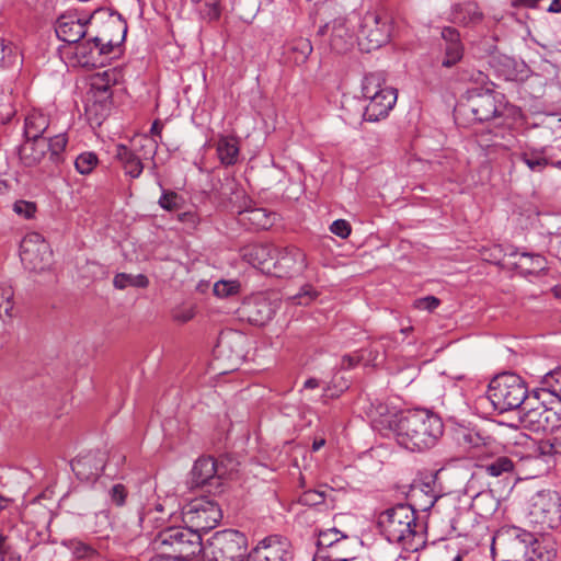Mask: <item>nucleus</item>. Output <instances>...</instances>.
I'll use <instances>...</instances> for the list:
<instances>
[{"mask_svg": "<svg viewBox=\"0 0 561 561\" xmlns=\"http://www.w3.org/2000/svg\"><path fill=\"white\" fill-rule=\"evenodd\" d=\"M397 444L410 451H423L434 447L444 433L440 417L427 410H410L387 416L380 421Z\"/></svg>", "mask_w": 561, "mask_h": 561, "instance_id": "nucleus-1", "label": "nucleus"}, {"mask_svg": "<svg viewBox=\"0 0 561 561\" xmlns=\"http://www.w3.org/2000/svg\"><path fill=\"white\" fill-rule=\"evenodd\" d=\"M378 527L385 538L407 551H417L426 543L425 526L409 504H398L378 516Z\"/></svg>", "mask_w": 561, "mask_h": 561, "instance_id": "nucleus-2", "label": "nucleus"}, {"mask_svg": "<svg viewBox=\"0 0 561 561\" xmlns=\"http://www.w3.org/2000/svg\"><path fill=\"white\" fill-rule=\"evenodd\" d=\"M151 546L158 552L182 560L191 559L203 550L202 536L187 525L164 527L156 534Z\"/></svg>", "mask_w": 561, "mask_h": 561, "instance_id": "nucleus-3", "label": "nucleus"}, {"mask_svg": "<svg viewBox=\"0 0 561 561\" xmlns=\"http://www.w3.org/2000/svg\"><path fill=\"white\" fill-rule=\"evenodd\" d=\"M488 397L500 413L519 410L529 399L526 382L514 373L494 377L489 385Z\"/></svg>", "mask_w": 561, "mask_h": 561, "instance_id": "nucleus-4", "label": "nucleus"}, {"mask_svg": "<svg viewBox=\"0 0 561 561\" xmlns=\"http://www.w3.org/2000/svg\"><path fill=\"white\" fill-rule=\"evenodd\" d=\"M528 520L538 531L561 526V494L551 489L536 492L529 501Z\"/></svg>", "mask_w": 561, "mask_h": 561, "instance_id": "nucleus-5", "label": "nucleus"}, {"mask_svg": "<svg viewBox=\"0 0 561 561\" xmlns=\"http://www.w3.org/2000/svg\"><path fill=\"white\" fill-rule=\"evenodd\" d=\"M247 538L234 529L215 533L206 545H203V557L208 561L239 559L244 557Z\"/></svg>", "mask_w": 561, "mask_h": 561, "instance_id": "nucleus-6", "label": "nucleus"}, {"mask_svg": "<svg viewBox=\"0 0 561 561\" xmlns=\"http://www.w3.org/2000/svg\"><path fill=\"white\" fill-rule=\"evenodd\" d=\"M222 518L219 504L208 497L192 500L182 510V519L192 530L199 534L215 528Z\"/></svg>", "mask_w": 561, "mask_h": 561, "instance_id": "nucleus-7", "label": "nucleus"}, {"mask_svg": "<svg viewBox=\"0 0 561 561\" xmlns=\"http://www.w3.org/2000/svg\"><path fill=\"white\" fill-rule=\"evenodd\" d=\"M391 30V23L387 14L368 11L360 21L359 45L367 51L377 49L389 42Z\"/></svg>", "mask_w": 561, "mask_h": 561, "instance_id": "nucleus-8", "label": "nucleus"}, {"mask_svg": "<svg viewBox=\"0 0 561 561\" xmlns=\"http://www.w3.org/2000/svg\"><path fill=\"white\" fill-rule=\"evenodd\" d=\"M534 541V534L516 526H502L493 536L492 552H502L508 561L523 558L529 543Z\"/></svg>", "mask_w": 561, "mask_h": 561, "instance_id": "nucleus-9", "label": "nucleus"}, {"mask_svg": "<svg viewBox=\"0 0 561 561\" xmlns=\"http://www.w3.org/2000/svg\"><path fill=\"white\" fill-rule=\"evenodd\" d=\"M20 257L26 270L42 273L51 266L53 251L42 234L31 232L21 241Z\"/></svg>", "mask_w": 561, "mask_h": 561, "instance_id": "nucleus-10", "label": "nucleus"}, {"mask_svg": "<svg viewBox=\"0 0 561 561\" xmlns=\"http://www.w3.org/2000/svg\"><path fill=\"white\" fill-rule=\"evenodd\" d=\"M112 28H117V31H122L123 34L127 31L126 26L122 25L119 21L111 20L106 23L105 31L101 35H98L85 43H77L75 46V55L80 58L82 64H94L95 55H107L113 50V47L119 43L118 38L114 39L110 36L108 33Z\"/></svg>", "mask_w": 561, "mask_h": 561, "instance_id": "nucleus-11", "label": "nucleus"}, {"mask_svg": "<svg viewBox=\"0 0 561 561\" xmlns=\"http://www.w3.org/2000/svg\"><path fill=\"white\" fill-rule=\"evenodd\" d=\"M317 36L322 38L323 43H328L330 49L337 54L348 51L355 43L354 25L350 19L339 16L322 25Z\"/></svg>", "mask_w": 561, "mask_h": 561, "instance_id": "nucleus-12", "label": "nucleus"}, {"mask_svg": "<svg viewBox=\"0 0 561 561\" xmlns=\"http://www.w3.org/2000/svg\"><path fill=\"white\" fill-rule=\"evenodd\" d=\"M290 541L282 536L272 535L264 538L249 554L248 561H293Z\"/></svg>", "mask_w": 561, "mask_h": 561, "instance_id": "nucleus-13", "label": "nucleus"}, {"mask_svg": "<svg viewBox=\"0 0 561 561\" xmlns=\"http://www.w3.org/2000/svg\"><path fill=\"white\" fill-rule=\"evenodd\" d=\"M226 472L222 462L210 456H203L195 461L191 470L190 484L192 488L218 485Z\"/></svg>", "mask_w": 561, "mask_h": 561, "instance_id": "nucleus-14", "label": "nucleus"}, {"mask_svg": "<svg viewBox=\"0 0 561 561\" xmlns=\"http://www.w3.org/2000/svg\"><path fill=\"white\" fill-rule=\"evenodd\" d=\"M478 122L490 121L500 115L496 98L491 90L472 89L468 91V100L465 105Z\"/></svg>", "mask_w": 561, "mask_h": 561, "instance_id": "nucleus-15", "label": "nucleus"}, {"mask_svg": "<svg viewBox=\"0 0 561 561\" xmlns=\"http://www.w3.org/2000/svg\"><path fill=\"white\" fill-rule=\"evenodd\" d=\"M519 422L524 428L539 433L549 428V420L553 415L550 409H547L538 399H528L518 410Z\"/></svg>", "mask_w": 561, "mask_h": 561, "instance_id": "nucleus-16", "label": "nucleus"}, {"mask_svg": "<svg viewBox=\"0 0 561 561\" xmlns=\"http://www.w3.org/2000/svg\"><path fill=\"white\" fill-rule=\"evenodd\" d=\"M307 267L306 254L297 247L289 245L276 250L273 263L274 273L278 276L299 274Z\"/></svg>", "mask_w": 561, "mask_h": 561, "instance_id": "nucleus-17", "label": "nucleus"}, {"mask_svg": "<svg viewBox=\"0 0 561 561\" xmlns=\"http://www.w3.org/2000/svg\"><path fill=\"white\" fill-rule=\"evenodd\" d=\"M277 305L263 295L245 300L241 308V316L251 324L264 325L274 317Z\"/></svg>", "mask_w": 561, "mask_h": 561, "instance_id": "nucleus-18", "label": "nucleus"}, {"mask_svg": "<svg viewBox=\"0 0 561 561\" xmlns=\"http://www.w3.org/2000/svg\"><path fill=\"white\" fill-rule=\"evenodd\" d=\"M70 466L78 479L93 482L105 467V455L100 450L89 451L71 460Z\"/></svg>", "mask_w": 561, "mask_h": 561, "instance_id": "nucleus-19", "label": "nucleus"}, {"mask_svg": "<svg viewBox=\"0 0 561 561\" xmlns=\"http://www.w3.org/2000/svg\"><path fill=\"white\" fill-rule=\"evenodd\" d=\"M397 90L394 88H383L382 92H378L367 100L369 101L364 111V119L368 122H378L392 110L397 102Z\"/></svg>", "mask_w": 561, "mask_h": 561, "instance_id": "nucleus-20", "label": "nucleus"}, {"mask_svg": "<svg viewBox=\"0 0 561 561\" xmlns=\"http://www.w3.org/2000/svg\"><path fill=\"white\" fill-rule=\"evenodd\" d=\"M174 516L173 510L167 506V501L154 502L148 504L139 516L140 526L142 529H163L170 526L169 523Z\"/></svg>", "mask_w": 561, "mask_h": 561, "instance_id": "nucleus-21", "label": "nucleus"}, {"mask_svg": "<svg viewBox=\"0 0 561 561\" xmlns=\"http://www.w3.org/2000/svg\"><path fill=\"white\" fill-rule=\"evenodd\" d=\"M87 23L70 14L61 15L56 22V35L68 44H77L87 34Z\"/></svg>", "mask_w": 561, "mask_h": 561, "instance_id": "nucleus-22", "label": "nucleus"}, {"mask_svg": "<svg viewBox=\"0 0 561 561\" xmlns=\"http://www.w3.org/2000/svg\"><path fill=\"white\" fill-rule=\"evenodd\" d=\"M276 249L271 244H251L243 249V259L252 266L263 272H271L275 259Z\"/></svg>", "mask_w": 561, "mask_h": 561, "instance_id": "nucleus-23", "label": "nucleus"}, {"mask_svg": "<svg viewBox=\"0 0 561 561\" xmlns=\"http://www.w3.org/2000/svg\"><path fill=\"white\" fill-rule=\"evenodd\" d=\"M47 150V139H26L19 147V158L25 167H35L44 160Z\"/></svg>", "mask_w": 561, "mask_h": 561, "instance_id": "nucleus-24", "label": "nucleus"}, {"mask_svg": "<svg viewBox=\"0 0 561 561\" xmlns=\"http://www.w3.org/2000/svg\"><path fill=\"white\" fill-rule=\"evenodd\" d=\"M277 215L261 207H249L239 211V221L243 225H250L254 229L271 228Z\"/></svg>", "mask_w": 561, "mask_h": 561, "instance_id": "nucleus-25", "label": "nucleus"}, {"mask_svg": "<svg viewBox=\"0 0 561 561\" xmlns=\"http://www.w3.org/2000/svg\"><path fill=\"white\" fill-rule=\"evenodd\" d=\"M442 37L446 42L445 57L442 65L449 68L462 58L463 48L460 43V35L456 28L449 26L444 27Z\"/></svg>", "mask_w": 561, "mask_h": 561, "instance_id": "nucleus-26", "label": "nucleus"}, {"mask_svg": "<svg viewBox=\"0 0 561 561\" xmlns=\"http://www.w3.org/2000/svg\"><path fill=\"white\" fill-rule=\"evenodd\" d=\"M556 558V542L546 538L537 539L535 536L523 556L524 561H554Z\"/></svg>", "mask_w": 561, "mask_h": 561, "instance_id": "nucleus-27", "label": "nucleus"}, {"mask_svg": "<svg viewBox=\"0 0 561 561\" xmlns=\"http://www.w3.org/2000/svg\"><path fill=\"white\" fill-rule=\"evenodd\" d=\"M312 49V45L308 38L299 37L284 45L283 56L286 62L302 65L308 60Z\"/></svg>", "mask_w": 561, "mask_h": 561, "instance_id": "nucleus-28", "label": "nucleus"}, {"mask_svg": "<svg viewBox=\"0 0 561 561\" xmlns=\"http://www.w3.org/2000/svg\"><path fill=\"white\" fill-rule=\"evenodd\" d=\"M115 158L121 163L126 175L136 179L141 174L144 170L141 158L126 146L118 145L116 147Z\"/></svg>", "mask_w": 561, "mask_h": 561, "instance_id": "nucleus-29", "label": "nucleus"}, {"mask_svg": "<svg viewBox=\"0 0 561 561\" xmlns=\"http://www.w3.org/2000/svg\"><path fill=\"white\" fill-rule=\"evenodd\" d=\"M511 255H517V253L514 252ZM514 264L523 275H538L547 270L546 259L540 254L520 253Z\"/></svg>", "mask_w": 561, "mask_h": 561, "instance_id": "nucleus-30", "label": "nucleus"}, {"mask_svg": "<svg viewBox=\"0 0 561 561\" xmlns=\"http://www.w3.org/2000/svg\"><path fill=\"white\" fill-rule=\"evenodd\" d=\"M49 121L41 112H31L25 117L24 136L26 139H46L43 134L48 128Z\"/></svg>", "mask_w": 561, "mask_h": 561, "instance_id": "nucleus-31", "label": "nucleus"}, {"mask_svg": "<svg viewBox=\"0 0 561 561\" xmlns=\"http://www.w3.org/2000/svg\"><path fill=\"white\" fill-rule=\"evenodd\" d=\"M554 455L561 456V435L551 440L547 439L535 443L534 454L528 456L527 459L547 463L548 459Z\"/></svg>", "mask_w": 561, "mask_h": 561, "instance_id": "nucleus-32", "label": "nucleus"}, {"mask_svg": "<svg viewBox=\"0 0 561 561\" xmlns=\"http://www.w3.org/2000/svg\"><path fill=\"white\" fill-rule=\"evenodd\" d=\"M217 154L222 164H234L239 156L237 139L233 137L221 136L217 141Z\"/></svg>", "mask_w": 561, "mask_h": 561, "instance_id": "nucleus-33", "label": "nucleus"}, {"mask_svg": "<svg viewBox=\"0 0 561 561\" xmlns=\"http://www.w3.org/2000/svg\"><path fill=\"white\" fill-rule=\"evenodd\" d=\"M348 536L346 534L341 533L336 528H330L325 530H321L318 536V550H327L330 553H340L339 546L341 540L347 539Z\"/></svg>", "mask_w": 561, "mask_h": 561, "instance_id": "nucleus-34", "label": "nucleus"}, {"mask_svg": "<svg viewBox=\"0 0 561 561\" xmlns=\"http://www.w3.org/2000/svg\"><path fill=\"white\" fill-rule=\"evenodd\" d=\"M471 507L478 515L488 517L496 511L497 501L490 491H482L473 496Z\"/></svg>", "mask_w": 561, "mask_h": 561, "instance_id": "nucleus-35", "label": "nucleus"}, {"mask_svg": "<svg viewBox=\"0 0 561 561\" xmlns=\"http://www.w3.org/2000/svg\"><path fill=\"white\" fill-rule=\"evenodd\" d=\"M383 88H388L386 85V73L383 71L370 72L364 77L362 91L366 99L378 92H382Z\"/></svg>", "mask_w": 561, "mask_h": 561, "instance_id": "nucleus-36", "label": "nucleus"}, {"mask_svg": "<svg viewBox=\"0 0 561 561\" xmlns=\"http://www.w3.org/2000/svg\"><path fill=\"white\" fill-rule=\"evenodd\" d=\"M67 144L68 138L66 134H58L54 137L47 138V152L49 153L48 159L53 164L59 165L64 162V151Z\"/></svg>", "mask_w": 561, "mask_h": 561, "instance_id": "nucleus-37", "label": "nucleus"}, {"mask_svg": "<svg viewBox=\"0 0 561 561\" xmlns=\"http://www.w3.org/2000/svg\"><path fill=\"white\" fill-rule=\"evenodd\" d=\"M514 462L506 456H500L491 461L481 465V469L491 477H501L505 473H511L514 470Z\"/></svg>", "mask_w": 561, "mask_h": 561, "instance_id": "nucleus-38", "label": "nucleus"}, {"mask_svg": "<svg viewBox=\"0 0 561 561\" xmlns=\"http://www.w3.org/2000/svg\"><path fill=\"white\" fill-rule=\"evenodd\" d=\"M14 291L11 286H0V319L5 321L14 317Z\"/></svg>", "mask_w": 561, "mask_h": 561, "instance_id": "nucleus-39", "label": "nucleus"}, {"mask_svg": "<svg viewBox=\"0 0 561 561\" xmlns=\"http://www.w3.org/2000/svg\"><path fill=\"white\" fill-rule=\"evenodd\" d=\"M148 278L142 275H133L126 273H118L115 275L113 284L118 289H125L128 286H134L138 288H145L148 286Z\"/></svg>", "mask_w": 561, "mask_h": 561, "instance_id": "nucleus-40", "label": "nucleus"}, {"mask_svg": "<svg viewBox=\"0 0 561 561\" xmlns=\"http://www.w3.org/2000/svg\"><path fill=\"white\" fill-rule=\"evenodd\" d=\"M541 383L543 391H548L561 401V366L546 374Z\"/></svg>", "mask_w": 561, "mask_h": 561, "instance_id": "nucleus-41", "label": "nucleus"}, {"mask_svg": "<svg viewBox=\"0 0 561 561\" xmlns=\"http://www.w3.org/2000/svg\"><path fill=\"white\" fill-rule=\"evenodd\" d=\"M99 162L94 152H82L75 160V168L80 174H89L93 171Z\"/></svg>", "mask_w": 561, "mask_h": 561, "instance_id": "nucleus-42", "label": "nucleus"}, {"mask_svg": "<svg viewBox=\"0 0 561 561\" xmlns=\"http://www.w3.org/2000/svg\"><path fill=\"white\" fill-rule=\"evenodd\" d=\"M520 160L534 172H541L548 165L547 158L538 151L523 152Z\"/></svg>", "mask_w": 561, "mask_h": 561, "instance_id": "nucleus-43", "label": "nucleus"}, {"mask_svg": "<svg viewBox=\"0 0 561 561\" xmlns=\"http://www.w3.org/2000/svg\"><path fill=\"white\" fill-rule=\"evenodd\" d=\"M240 283L237 280H219L214 285V294L219 298H226L238 294Z\"/></svg>", "mask_w": 561, "mask_h": 561, "instance_id": "nucleus-44", "label": "nucleus"}, {"mask_svg": "<svg viewBox=\"0 0 561 561\" xmlns=\"http://www.w3.org/2000/svg\"><path fill=\"white\" fill-rule=\"evenodd\" d=\"M137 144L144 159L153 158L158 149V141L156 138L145 135L139 137Z\"/></svg>", "mask_w": 561, "mask_h": 561, "instance_id": "nucleus-45", "label": "nucleus"}, {"mask_svg": "<svg viewBox=\"0 0 561 561\" xmlns=\"http://www.w3.org/2000/svg\"><path fill=\"white\" fill-rule=\"evenodd\" d=\"M325 493L317 490L305 491L298 499V503L305 506H317L324 502Z\"/></svg>", "mask_w": 561, "mask_h": 561, "instance_id": "nucleus-46", "label": "nucleus"}, {"mask_svg": "<svg viewBox=\"0 0 561 561\" xmlns=\"http://www.w3.org/2000/svg\"><path fill=\"white\" fill-rule=\"evenodd\" d=\"M318 297V291L310 285H305L301 290L293 296V301L297 305H309Z\"/></svg>", "mask_w": 561, "mask_h": 561, "instance_id": "nucleus-47", "label": "nucleus"}, {"mask_svg": "<svg viewBox=\"0 0 561 561\" xmlns=\"http://www.w3.org/2000/svg\"><path fill=\"white\" fill-rule=\"evenodd\" d=\"M181 197L171 191H165L159 198V205L167 210H174L180 207Z\"/></svg>", "mask_w": 561, "mask_h": 561, "instance_id": "nucleus-48", "label": "nucleus"}, {"mask_svg": "<svg viewBox=\"0 0 561 561\" xmlns=\"http://www.w3.org/2000/svg\"><path fill=\"white\" fill-rule=\"evenodd\" d=\"M195 307L193 305H183L180 307H176L172 311V318L181 323H185L190 320H192L195 317Z\"/></svg>", "mask_w": 561, "mask_h": 561, "instance_id": "nucleus-49", "label": "nucleus"}, {"mask_svg": "<svg viewBox=\"0 0 561 561\" xmlns=\"http://www.w3.org/2000/svg\"><path fill=\"white\" fill-rule=\"evenodd\" d=\"M387 351L388 345H386L382 342L373 344L369 350L368 360L371 362L374 365L382 363Z\"/></svg>", "mask_w": 561, "mask_h": 561, "instance_id": "nucleus-50", "label": "nucleus"}, {"mask_svg": "<svg viewBox=\"0 0 561 561\" xmlns=\"http://www.w3.org/2000/svg\"><path fill=\"white\" fill-rule=\"evenodd\" d=\"M13 209L16 214L25 218H32L36 211V205L27 201H18L14 203Z\"/></svg>", "mask_w": 561, "mask_h": 561, "instance_id": "nucleus-51", "label": "nucleus"}, {"mask_svg": "<svg viewBox=\"0 0 561 561\" xmlns=\"http://www.w3.org/2000/svg\"><path fill=\"white\" fill-rule=\"evenodd\" d=\"M351 230V225L344 219H337L330 226V231L342 239L347 238Z\"/></svg>", "mask_w": 561, "mask_h": 561, "instance_id": "nucleus-52", "label": "nucleus"}, {"mask_svg": "<svg viewBox=\"0 0 561 561\" xmlns=\"http://www.w3.org/2000/svg\"><path fill=\"white\" fill-rule=\"evenodd\" d=\"M110 495L113 503H115L118 506H122L125 503V499L127 495L126 488L123 484L117 483L112 486Z\"/></svg>", "mask_w": 561, "mask_h": 561, "instance_id": "nucleus-53", "label": "nucleus"}, {"mask_svg": "<svg viewBox=\"0 0 561 561\" xmlns=\"http://www.w3.org/2000/svg\"><path fill=\"white\" fill-rule=\"evenodd\" d=\"M440 304V300L434 296H427L415 301V307L428 311L435 310Z\"/></svg>", "mask_w": 561, "mask_h": 561, "instance_id": "nucleus-54", "label": "nucleus"}, {"mask_svg": "<svg viewBox=\"0 0 561 561\" xmlns=\"http://www.w3.org/2000/svg\"><path fill=\"white\" fill-rule=\"evenodd\" d=\"M465 13L468 15V19L467 16L465 15L463 16V22L466 24H469V23H478L482 20V13L478 10V8L476 5H467L465 8Z\"/></svg>", "mask_w": 561, "mask_h": 561, "instance_id": "nucleus-55", "label": "nucleus"}, {"mask_svg": "<svg viewBox=\"0 0 561 561\" xmlns=\"http://www.w3.org/2000/svg\"><path fill=\"white\" fill-rule=\"evenodd\" d=\"M313 561H341L340 560V553H330L327 550H318Z\"/></svg>", "mask_w": 561, "mask_h": 561, "instance_id": "nucleus-56", "label": "nucleus"}, {"mask_svg": "<svg viewBox=\"0 0 561 561\" xmlns=\"http://www.w3.org/2000/svg\"><path fill=\"white\" fill-rule=\"evenodd\" d=\"M362 356L359 355H344L342 357V368L350 369L355 367L360 360Z\"/></svg>", "mask_w": 561, "mask_h": 561, "instance_id": "nucleus-57", "label": "nucleus"}, {"mask_svg": "<svg viewBox=\"0 0 561 561\" xmlns=\"http://www.w3.org/2000/svg\"><path fill=\"white\" fill-rule=\"evenodd\" d=\"M178 219L181 222L190 224L192 227H194L197 224V216L195 213L192 211L180 213L178 215Z\"/></svg>", "mask_w": 561, "mask_h": 561, "instance_id": "nucleus-58", "label": "nucleus"}, {"mask_svg": "<svg viewBox=\"0 0 561 561\" xmlns=\"http://www.w3.org/2000/svg\"><path fill=\"white\" fill-rule=\"evenodd\" d=\"M463 439H465V442L470 444L472 447H478L481 442V437L478 434H471V433L466 434L463 436Z\"/></svg>", "mask_w": 561, "mask_h": 561, "instance_id": "nucleus-59", "label": "nucleus"}, {"mask_svg": "<svg viewBox=\"0 0 561 561\" xmlns=\"http://www.w3.org/2000/svg\"><path fill=\"white\" fill-rule=\"evenodd\" d=\"M149 561H184L182 559H178L176 557L170 554H163L159 552L157 556L152 557Z\"/></svg>", "mask_w": 561, "mask_h": 561, "instance_id": "nucleus-60", "label": "nucleus"}, {"mask_svg": "<svg viewBox=\"0 0 561 561\" xmlns=\"http://www.w3.org/2000/svg\"><path fill=\"white\" fill-rule=\"evenodd\" d=\"M161 131H162V124L157 119L152 123V126L150 128V137H159L161 138Z\"/></svg>", "mask_w": 561, "mask_h": 561, "instance_id": "nucleus-61", "label": "nucleus"}, {"mask_svg": "<svg viewBox=\"0 0 561 561\" xmlns=\"http://www.w3.org/2000/svg\"><path fill=\"white\" fill-rule=\"evenodd\" d=\"M541 0H514V5H524L527 8H537Z\"/></svg>", "mask_w": 561, "mask_h": 561, "instance_id": "nucleus-62", "label": "nucleus"}, {"mask_svg": "<svg viewBox=\"0 0 561 561\" xmlns=\"http://www.w3.org/2000/svg\"><path fill=\"white\" fill-rule=\"evenodd\" d=\"M9 550L10 546L8 543V537L0 531V554H5Z\"/></svg>", "mask_w": 561, "mask_h": 561, "instance_id": "nucleus-63", "label": "nucleus"}, {"mask_svg": "<svg viewBox=\"0 0 561 561\" xmlns=\"http://www.w3.org/2000/svg\"><path fill=\"white\" fill-rule=\"evenodd\" d=\"M547 10L552 13H560L561 0H552Z\"/></svg>", "mask_w": 561, "mask_h": 561, "instance_id": "nucleus-64", "label": "nucleus"}]
</instances>
